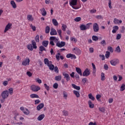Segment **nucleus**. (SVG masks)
<instances>
[{"label": "nucleus", "mask_w": 125, "mask_h": 125, "mask_svg": "<svg viewBox=\"0 0 125 125\" xmlns=\"http://www.w3.org/2000/svg\"><path fill=\"white\" fill-rule=\"evenodd\" d=\"M77 3H78V0H69L70 6H72L73 9H79V8H80L81 5H80L79 7L75 6L77 5Z\"/></svg>", "instance_id": "f257e3e1"}, {"label": "nucleus", "mask_w": 125, "mask_h": 125, "mask_svg": "<svg viewBox=\"0 0 125 125\" xmlns=\"http://www.w3.org/2000/svg\"><path fill=\"white\" fill-rule=\"evenodd\" d=\"M9 94L8 93V90L3 91L1 95V96L3 99H6L8 97Z\"/></svg>", "instance_id": "f03ea898"}, {"label": "nucleus", "mask_w": 125, "mask_h": 125, "mask_svg": "<svg viewBox=\"0 0 125 125\" xmlns=\"http://www.w3.org/2000/svg\"><path fill=\"white\" fill-rule=\"evenodd\" d=\"M72 51L75 54H77V55H81V51L79 48L76 47L72 49Z\"/></svg>", "instance_id": "7ed1b4c3"}, {"label": "nucleus", "mask_w": 125, "mask_h": 125, "mask_svg": "<svg viewBox=\"0 0 125 125\" xmlns=\"http://www.w3.org/2000/svg\"><path fill=\"white\" fill-rule=\"evenodd\" d=\"M94 32H97L99 31V25L97 23H94L93 25Z\"/></svg>", "instance_id": "20e7f679"}, {"label": "nucleus", "mask_w": 125, "mask_h": 125, "mask_svg": "<svg viewBox=\"0 0 125 125\" xmlns=\"http://www.w3.org/2000/svg\"><path fill=\"white\" fill-rule=\"evenodd\" d=\"M66 44V42H58L56 43V46H58V47H60L61 48V47H63V46H65Z\"/></svg>", "instance_id": "39448f33"}, {"label": "nucleus", "mask_w": 125, "mask_h": 125, "mask_svg": "<svg viewBox=\"0 0 125 125\" xmlns=\"http://www.w3.org/2000/svg\"><path fill=\"white\" fill-rule=\"evenodd\" d=\"M90 75V71L88 68H86L83 72L82 75L83 77H88Z\"/></svg>", "instance_id": "423d86ee"}, {"label": "nucleus", "mask_w": 125, "mask_h": 125, "mask_svg": "<svg viewBox=\"0 0 125 125\" xmlns=\"http://www.w3.org/2000/svg\"><path fill=\"white\" fill-rule=\"evenodd\" d=\"M21 65H23V66H27V65H30V59L27 58L23 61L21 62Z\"/></svg>", "instance_id": "0eeeda50"}, {"label": "nucleus", "mask_w": 125, "mask_h": 125, "mask_svg": "<svg viewBox=\"0 0 125 125\" xmlns=\"http://www.w3.org/2000/svg\"><path fill=\"white\" fill-rule=\"evenodd\" d=\"M110 62L112 66H116L117 64H119V61L118 59H115L110 61Z\"/></svg>", "instance_id": "6e6552de"}, {"label": "nucleus", "mask_w": 125, "mask_h": 125, "mask_svg": "<svg viewBox=\"0 0 125 125\" xmlns=\"http://www.w3.org/2000/svg\"><path fill=\"white\" fill-rule=\"evenodd\" d=\"M31 90L32 91H34L35 92H37V91H39L41 89V88L38 86H36L35 85H33L31 86Z\"/></svg>", "instance_id": "1a4fd4ad"}, {"label": "nucleus", "mask_w": 125, "mask_h": 125, "mask_svg": "<svg viewBox=\"0 0 125 125\" xmlns=\"http://www.w3.org/2000/svg\"><path fill=\"white\" fill-rule=\"evenodd\" d=\"M66 58H71V59H76L77 58V57H76V55L73 54H67L66 55Z\"/></svg>", "instance_id": "9d476101"}, {"label": "nucleus", "mask_w": 125, "mask_h": 125, "mask_svg": "<svg viewBox=\"0 0 125 125\" xmlns=\"http://www.w3.org/2000/svg\"><path fill=\"white\" fill-rule=\"evenodd\" d=\"M44 64L47 65V66H49L50 64H52V62L51 61H49L48 59L45 58L44 60Z\"/></svg>", "instance_id": "9b49d317"}, {"label": "nucleus", "mask_w": 125, "mask_h": 125, "mask_svg": "<svg viewBox=\"0 0 125 125\" xmlns=\"http://www.w3.org/2000/svg\"><path fill=\"white\" fill-rule=\"evenodd\" d=\"M51 36H55L56 35H57V31H56V30L54 28H52L51 29V32L50 33Z\"/></svg>", "instance_id": "f8f14e48"}, {"label": "nucleus", "mask_w": 125, "mask_h": 125, "mask_svg": "<svg viewBox=\"0 0 125 125\" xmlns=\"http://www.w3.org/2000/svg\"><path fill=\"white\" fill-rule=\"evenodd\" d=\"M11 26H12V24H11V23H8L5 28L4 33H6V32H7L8 30L11 29Z\"/></svg>", "instance_id": "ddd939ff"}, {"label": "nucleus", "mask_w": 125, "mask_h": 125, "mask_svg": "<svg viewBox=\"0 0 125 125\" xmlns=\"http://www.w3.org/2000/svg\"><path fill=\"white\" fill-rule=\"evenodd\" d=\"M43 107H44V104L41 103L37 106V109L38 111H40L41 109H42Z\"/></svg>", "instance_id": "4468645a"}, {"label": "nucleus", "mask_w": 125, "mask_h": 125, "mask_svg": "<svg viewBox=\"0 0 125 125\" xmlns=\"http://www.w3.org/2000/svg\"><path fill=\"white\" fill-rule=\"evenodd\" d=\"M113 29L112 31V32L113 33V34H116V33H117V31H118V30H119V26L116 25L113 26Z\"/></svg>", "instance_id": "2eb2a0df"}, {"label": "nucleus", "mask_w": 125, "mask_h": 125, "mask_svg": "<svg viewBox=\"0 0 125 125\" xmlns=\"http://www.w3.org/2000/svg\"><path fill=\"white\" fill-rule=\"evenodd\" d=\"M63 76H64V79H66V80L67 82L70 81V75H69L67 73H63Z\"/></svg>", "instance_id": "dca6fc26"}, {"label": "nucleus", "mask_w": 125, "mask_h": 125, "mask_svg": "<svg viewBox=\"0 0 125 125\" xmlns=\"http://www.w3.org/2000/svg\"><path fill=\"white\" fill-rule=\"evenodd\" d=\"M31 44L32 45V48L34 49H37L38 47L37 46V43L35 42V41L33 40L31 42Z\"/></svg>", "instance_id": "f3484780"}, {"label": "nucleus", "mask_w": 125, "mask_h": 125, "mask_svg": "<svg viewBox=\"0 0 125 125\" xmlns=\"http://www.w3.org/2000/svg\"><path fill=\"white\" fill-rule=\"evenodd\" d=\"M123 21H122V20H119L117 19H114L113 21V23H114V24H119V23H120V24H121V23Z\"/></svg>", "instance_id": "a211bd4d"}, {"label": "nucleus", "mask_w": 125, "mask_h": 125, "mask_svg": "<svg viewBox=\"0 0 125 125\" xmlns=\"http://www.w3.org/2000/svg\"><path fill=\"white\" fill-rule=\"evenodd\" d=\"M45 116L44 115V114H41L39 115L37 118L38 121H42V120H43V119L44 118Z\"/></svg>", "instance_id": "6ab92c4d"}, {"label": "nucleus", "mask_w": 125, "mask_h": 125, "mask_svg": "<svg viewBox=\"0 0 125 125\" xmlns=\"http://www.w3.org/2000/svg\"><path fill=\"white\" fill-rule=\"evenodd\" d=\"M76 71L80 76H83V73H82V69H81V68L76 67Z\"/></svg>", "instance_id": "aec40b11"}, {"label": "nucleus", "mask_w": 125, "mask_h": 125, "mask_svg": "<svg viewBox=\"0 0 125 125\" xmlns=\"http://www.w3.org/2000/svg\"><path fill=\"white\" fill-rule=\"evenodd\" d=\"M40 10L42 16H45V15H46V11H45V9L44 8H42Z\"/></svg>", "instance_id": "412c9836"}, {"label": "nucleus", "mask_w": 125, "mask_h": 125, "mask_svg": "<svg viewBox=\"0 0 125 125\" xmlns=\"http://www.w3.org/2000/svg\"><path fill=\"white\" fill-rule=\"evenodd\" d=\"M50 40L51 41H54L55 42H57H57H58V41H59V39L56 38V37H55L52 36V37H50Z\"/></svg>", "instance_id": "4be33fe9"}, {"label": "nucleus", "mask_w": 125, "mask_h": 125, "mask_svg": "<svg viewBox=\"0 0 125 125\" xmlns=\"http://www.w3.org/2000/svg\"><path fill=\"white\" fill-rule=\"evenodd\" d=\"M88 103L89 108H91V109L94 108V104H92V102H91V101L89 100L88 102Z\"/></svg>", "instance_id": "5701e85b"}, {"label": "nucleus", "mask_w": 125, "mask_h": 125, "mask_svg": "<svg viewBox=\"0 0 125 125\" xmlns=\"http://www.w3.org/2000/svg\"><path fill=\"white\" fill-rule=\"evenodd\" d=\"M27 20L28 21H31V22L34 21V18H33V16H32V15H28L27 16Z\"/></svg>", "instance_id": "b1692460"}, {"label": "nucleus", "mask_w": 125, "mask_h": 125, "mask_svg": "<svg viewBox=\"0 0 125 125\" xmlns=\"http://www.w3.org/2000/svg\"><path fill=\"white\" fill-rule=\"evenodd\" d=\"M42 44L43 46L47 47L48 45V41H44L42 42Z\"/></svg>", "instance_id": "393cba45"}, {"label": "nucleus", "mask_w": 125, "mask_h": 125, "mask_svg": "<svg viewBox=\"0 0 125 125\" xmlns=\"http://www.w3.org/2000/svg\"><path fill=\"white\" fill-rule=\"evenodd\" d=\"M27 47L29 50H30V51H33V50H34L32 44H28Z\"/></svg>", "instance_id": "a878e982"}, {"label": "nucleus", "mask_w": 125, "mask_h": 125, "mask_svg": "<svg viewBox=\"0 0 125 125\" xmlns=\"http://www.w3.org/2000/svg\"><path fill=\"white\" fill-rule=\"evenodd\" d=\"M31 98H40L39 95L36 94H32L30 95Z\"/></svg>", "instance_id": "bb28decb"}, {"label": "nucleus", "mask_w": 125, "mask_h": 125, "mask_svg": "<svg viewBox=\"0 0 125 125\" xmlns=\"http://www.w3.org/2000/svg\"><path fill=\"white\" fill-rule=\"evenodd\" d=\"M72 86H73V88L75 89H77V90H80V89H81V87L77 86L75 84H72Z\"/></svg>", "instance_id": "cd10ccee"}, {"label": "nucleus", "mask_w": 125, "mask_h": 125, "mask_svg": "<svg viewBox=\"0 0 125 125\" xmlns=\"http://www.w3.org/2000/svg\"><path fill=\"white\" fill-rule=\"evenodd\" d=\"M10 3L12 6V7H13L14 8H16V7H17V6H16V3H15V2L13 0H11L10 2Z\"/></svg>", "instance_id": "c85d7f7f"}, {"label": "nucleus", "mask_w": 125, "mask_h": 125, "mask_svg": "<svg viewBox=\"0 0 125 125\" xmlns=\"http://www.w3.org/2000/svg\"><path fill=\"white\" fill-rule=\"evenodd\" d=\"M48 67H49V70H50L51 71H53V70H54V65L51 64H49V65L48 66Z\"/></svg>", "instance_id": "c756f323"}, {"label": "nucleus", "mask_w": 125, "mask_h": 125, "mask_svg": "<svg viewBox=\"0 0 125 125\" xmlns=\"http://www.w3.org/2000/svg\"><path fill=\"white\" fill-rule=\"evenodd\" d=\"M80 29L81 31H85L86 27L84 24H82L80 26Z\"/></svg>", "instance_id": "7c9ffc66"}, {"label": "nucleus", "mask_w": 125, "mask_h": 125, "mask_svg": "<svg viewBox=\"0 0 125 125\" xmlns=\"http://www.w3.org/2000/svg\"><path fill=\"white\" fill-rule=\"evenodd\" d=\"M62 79V76H61V75H59L55 77V81H61Z\"/></svg>", "instance_id": "2f4dec72"}, {"label": "nucleus", "mask_w": 125, "mask_h": 125, "mask_svg": "<svg viewBox=\"0 0 125 125\" xmlns=\"http://www.w3.org/2000/svg\"><path fill=\"white\" fill-rule=\"evenodd\" d=\"M52 23L54 26H58V22H57V20L56 19H52Z\"/></svg>", "instance_id": "473e14b6"}, {"label": "nucleus", "mask_w": 125, "mask_h": 125, "mask_svg": "<svg viewBox=\"0 0 125 125\" xmlns=\"http://www.w3.org/2000/svg\"><path fill=\"white\" fill-rule=\"evenodd\" d=\"M88 98L89 99H91L92 101H94L95 100V98L94 97H93V96H92V94L91 93L88 94Z\"/></svg>", "instance_id": "72a5a7b5"}, {"label": "nucleus", "mask_w": 125, "mask_h": 125, "mask_svg": "<svg viewBox=\"0 0 125 125\" xmlns=\"http://www.w3.org/2000/svg\"><path fill=\"white\" fill-rule=\"evenodd\" d=\"M39 50L40 51H42V52L43 51H46V50L45 49V48L42 45L40 46V47H39Z\"/></svg>", "instance_id": "f704fd0d"}, {"label": "nucleus", "mask_w": 125, "mask_h": 125, "mask_svg": "<svg viewBox=\"0 0 125 125\" xmlns=\"http://www.w3.org/2000/svg\"><path fill=\"white\" fill-rule=\"evenodd\" d=\"M62 114L63 116H65L66 117L69 115V112H68V111L65 110L62 111Z\"/></svg>", "instance_id": "c9c22d12"}, {"label": "nucleus", "mask_w": 125, "mask_h": 125, "mask_svg": "<svg viewBox=\"0 0 125 125\" xmlns=\"http://www.w3.org/2000/svg\"><path fill=\"white\" fill-rule=\"evenodd\" d=\"M73 93L76 95V96L78 98L80 97V92L76 90L73 91Z\"/></svg>", "instance_id": "e433bc0d"}, {"label": "nucleus", "mask_w": 125, "mask_h": 125, "mask_svg": "<svg viewBox=\"0 0 125 125\" xmlns=\"http://www.w3.org/2000/svg\"><path fill=\"white\" fill-rule=\"evenodd\" d=\"M67 28V25H65V24H62V31H63V32H65L66 31V29Z\"/></svg>", "instance_id": "4c0bfd02"}, {"label": "nucleus", "mask_w": 125, "mask_h": 125, "mask_svg": "<svg viewBox=\"0 0 125 125\" xmlns=\"http://www.w3.org/2000/svg\"><path fill=\"white\" fill-rule=\"evenodd\" d=\"M99 39L98 37L96 36H93L92 37V40H93V41H94L95 42H97V41Z\"/></svg>", "instance_id": "58836bf2"}, {"label": "nucleus", "mask_w": 125, "mask_h": 125, "mask_svg": "<svg viewBox=\"0 0 125 125\" xmlns=\"http://www.w3.org/2000/svg\"><path fill=\"white\" fill-rule=\"evenodd\" d=\"M90 25H92V23L89 22L86 24L85 27H86V30H88V29H89V27H90Z\"/></svg>", "instance_id": "ea45409f"}, {"label": "nucleus", "mask_w": 125, "mask_h": 125, "mask_svg": "<svg viewBox=\"0 0 125 125\" xmlns=\"http://www.w3.org/2000/svg\"><path fill=\"white\" fill-rule=\"evenodd\" d=\"M111 54V53H110V52L109 51H106L105 56L106 57V58H109V57H110V55Z\"/></svg>", "instance_id": "a19ab883"}, {"label": "nucleus", "mask_w": 125, "mask_h": 125, "mask_svg": "<svg viewBox=\"0 0 125 125\" xmlns=\"http://www.w3.org/2000/svg\"><path fill=\"white\" fill-rule=\"evenodd\" d=\"M107 50L111 53L114 52V49H113V48H112L111 46H108L107 47Z\"/></svg>", "instance_id": "79ce46f5"}, {"label": "nucleus", "mask_w": 125, "mask_h": 125, "mask_svg": "<svg viewBox=\"0 0 125 125\" xmlns=\"http://www.w3.org/2000/svg\"><path fill=\"white\" fill-rule=\"evenodd\" d=\"M8 90V93L12 95L13 93V88H10Z\"/></svg>", "instance_id": "37998d69"}, {"label": "nucleus", "mask_w": 125, "mask_h": 125, "mask_svg": "<svg viewBox=\"0 0 125 125\" xmlns=\"http://www.w3.org/2000/svg\"><path fill=\"white\" fill-rule=\"evenodd\" d=\"M60 55H61L60 53H58L57 55H56V58L57 60H58V61L60 60Z\"/></svg>", "instance_id": "c03bdc74"}, {"label": "nucleus", "mask_w": 125, "mask_h": 125, "mask_svg": "<svg viewBox=\"0 0 125 125\" xmlns=\"http://www.w3.org/2000/svg\"><path fill=\"white\" fill-rule=\"evenodd\" d=\"M35 40L37 42H40V37L39 36V35H37L35 38Z\"/></svg>", "instance_id": "a18cd8bd"}, {"label": "nucleus", "mask_w": 125, "mask_h": 125, "mask_svg": "<svg viewBox=\"0 0 125 125\" xmlns=\"http://www.w3.org/2000/svg\"><path fill=\"white\" fill-rule=\"evenodd\" d=\"M101 80L105 81V74L103 72H102L101 74Z\"/></svg>", "instance_id": "49530a36"}, {"label": "nucleus", "mask_w": 125, "mask_h": 125, "mask_svg": "<svg viewBox=\"0 0 125 125\" xmlns=\"http://www.w3.org/2000/svg\"><path fill=\"white\" fill-rule=\"evenodd\" d=\"M49 31H50V28L49 26H46L45 28L46 34H48V33H49Z\"/></svg>", "instance_id": "de8ad7c7"}, {"label": "nucleus", "mask_w": 125, "mask_h": 125, "mask_svg": "<svg viewBox=\"0 0 125 125\" xmlns=\"http://www.w3.org/2000/svg\"><path fill=\"white\" fill-rule=\"evenodd\" d=\"M125 89V84H122V86H121L120 88V90L121 91H124Z\"/></svg>", "instance_id": "09e8293b"}, {"label": "nucleus", "mask_w": 125, "mask_h": 125, "mask_svg": "<svg viewBox=\"0 0 125 125\" xmlns=\"http://www.w3.org/2000/svg\"><path fill=\"white\" fill-rule=\"evenodd\" d=\"M115 51H116V52H118V53H120V52H121V48L120 47V46H118L116 47Z\"/></svg>", "instance_id": "8fccbe9b"}, {"label": "nucleus", "mask_w": 125, "mask_h": 125, "mask_svg": "<svg viewBox=\"0 0 125 125\" xmlns=\"http://www.w3.org/2000/svg\"><path fill=\"white\" fill-rule=\"evenodd\" d=\"M82 20V18L81 17H77L75 19H74V21L75 22H80L81 20Z\"/></svg>", "instance_id": "3c124183"}, {"label": "nucleus", "mask_w": 125, "mask_h": 125, "mask_svg": "<svg viewBox=\"0 0 125 125\" xmlns=\"http://www.w3.org/2000/svg\"><path fill=\"white\" fill-rule=\"evenodd\" d=\"M23 113L25 115H29V114H30V111H29V110H28V109H26L25 110H24Z\"/></svg>", "instance_id": "603ef678"}, {"label": "nucleus", "mask_w": 125, "mask_h": 125, "mask_svg": "<svg viewBox=\"0 0 125 125\" xmlns=\"http://www.w3.org/2000/svg\"><path fill=\"white\" fill-rule=\"evenodd\" d=\"M125 26H122L121 27V29L120 30L121 33H122V34H124V33H125Z\"/></svg>", "instance_id": "864d4df0"}, {"label": "nucleus", "mask_w": 125, "mask_h": 125, "mask_svg": "<svg viewBox=\"0 0 125 125\" xmlns=\"http://www.w3.org/2000/svg\"><path fill=\"white\" fill-rule=\"evenodd\" d=\"M122 38V34H118L116 37V40H121Z\"/></svg>", "instance_id": "5fc2aeb1"}, {"label": "nucleus", "mask_w": 125, "mask_h": 125, "mask_svg": "<svg viewBox=\"0 0 125 125\" xmlns=\"http://www.w3.org/2000/svg\"><path fill=\"white\" fill-rule=\"evenodd\" d=\"M57 32H58V34H59L60 37H61V38L62 37L61 34H62V31L61 30V29H58Z\"/></svg>", "instance_id": "6e6d98bb"}, {"label": "nucleus", "mask_w": 125, "mask_h": 125, "mask_svg": "<svg viewBox=\"0 0 125 125\" xmlns=\"http://www.w3.org/2000/svg\"><path fill=\"white\" fill-rule=\"evenodd\" d=\"M100 98H101V95L98 94L96 95V99L98 100V101H99L100 100Z\"/></svg>", "instance_id": "4d7b16f0"}, {"label": "nucleus", "mask_w": 125, "mask_h": 125, "mask_svg": "<svg viewBox=\"0 0 125 125\" xmlns=\"http://www.w3.org/2000/svg\"><path fill=\"white\" fill-rule=\"evenodd\" d=\"M99 111H101V112H103V113L105 112V108H104V107H99Z\"/></svg>", "instance_id": "13d9d810"}, {"label": "nucleus", "mask_w": 125, "mask_h": 125, "mask_svg": "<svg viewBox=\"0 0 125 125\" xmlns=\"http://www.w3.org/2000/svg\"><path fill=\"white\" fill-rule=\"evenodd\" d=\"M108 1H109L108 6H109V8L111 9H112V5H111V4H112V1H111V0H109Z\"/></svg>", "instance_id": "bf43d9fd"}, {"label": "nucleus", "mask_w": 125, "mask_h": 125, "mask_svg": "<svg viewBox=\"0 0 125 125\" xmlns=\"http://www.w3.org/2000/svg\"><path fill=\"white\" fill-rule=\"evenodd\" d=\"M44 86L46 89H47V91L49 90V86L47 85L46 83L44 84Z\"/></svg>", "instance_id": "052dcab7"}, {"label": "nucleus", "mask_w": 125, "mask_h": 125, "mask_svg": "<svg viewBox=\"0 0 125 125\" xmlns=\"http://www.w3.org/2000/svg\"><path fill=\"white\" fill-rule=\"evenodd\" d=\"M53 87L55 89H57V88H58V83H55L53 85Z\"/></svg>", "instance_id": "680f3d73"}, {"label": "nucleus", "mask_w": 125, "mask_h": 125, "mask_svg": "<svg viewBox=\"0 0 125 125\" xmlns=\"http://www.w3.org/2000/svg\"><path fill=\"white\" fill-rule=\"evenodd\" d=\"M30 28H31V29L33 30V31H34V32L36 31V26H33L32 24H30Z\"/></svg>", "instance_id": "e2e57ef3"}, {"label": "nucleus", "mask_w": 125, "mask_h": 125, "mask_svg": "<svg viewBox=\"0 0 125 125\" xmlns=\"http://www.w3.org/2000/svg\"><path fill=\"white\" fill-rule=\"evenodd\" d=\"M26 75L28 76V77H32L33 74H32V73H31L30 71H27L26 72Z\"/></svg>", "instance_id": "0e129e2a"}, {"label": "nucleus", "mask_w": 125, "mask_h": 125, "mask_svg": "<svg viewBox=\"0 0 125 125\" xmlns=\"http://www.w3.org/2000/svg\"><path fill=\"white\" fill-rule=\"evenodd\" d=\"M54 69L55 73H58V72H59V69H58V67L57 66H55Z\"/></svg>", "instance_id": "69168bd1"}, {"label": "nucleus", "mask_w": 125, "mask_h": 125, "mask_svg": "<svg viewBox=\"0 0 125 125\" xmlns=\"http://www.w3.org/2000/svg\"><path fill=\"white\" fill-rule=\"evenodd\" d=\"M39 103H41V101L40 100H36L35 101V104H39Z\"/></svg>", "instance_id": "338daca9"}, {"label": "nucleus", "mask_w": 125, "mask_h": 125, "mask_svg": "<svg viewBox=\"0 0 125 125\" xmlns=\"http://www.w3.org/2000/svg\"><path fill=\"white\" fill-rule=\"evenodd\" d=\"M88 125H97V124L95 123H93V122H90Z\"/></svg>", "instance_id": "774afa93"}]
</instances>
